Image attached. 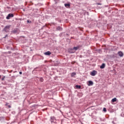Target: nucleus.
Returning a JSON list of instances; mask_svg holds the SVG:
<instances>
[{
    "instance_id": "0eeeda50",
    "label": "nucleus",
    "mask_w": 124,
    "mask_h": 124,
    "mask_svg": "<svg viewBox=\"0 0 124 124\" xmlns=\"http://www.w3.org/2000/svg\"><path fill=\"white\" fill-rule=\"evenodd\" d=\"M64 6H65V7L68 8V7H70V4H69V3L64 4Z\"/></svg>"
},
{
    "instance_id": "9b49d317",
    "label": "nucleus",
    "mask_w": 124,
    "mask_h": 124,
    "mask_svg": "<svg viewBox=\"0 0 124 124\" xmlns=\"http://www.w3.org/2000/svg\"><path fill=\"white\" fill-rule=\"evenodd\" d=\"M112 102H116L117 101V98H114L111 100Z\"/></svg>"
},
{
    "instance_id": "ddd939ff",
    "label": "nucleus",
    "mask_w": 124,
    "mask_h": 124,
    "mask_svg": "<svg viewBox=\"0 0 124 124\" xmlns=\"http://www.w3.org/2000/svg\"><path fill=\"white\" fill-rule=\"evenodd\" d=\"M76 87L77 89H81V86L80 85H76Z\"/></svg>"
},
{
    "instance_id": "1a4fd4ad",
    "label": "nucleus",
    "mask_w": 124,
    "mask_h": 124,
    "mask_svg": "<svg viewBox=\"0 0 124 124\" xmlns=\"http://www.w3.org/2000/svg\"><path fill=\"white\" fill-rule=\"evenodd\" d=\"M57 31H62V27L58 26V27H57L56 28Z\"/></svg>"
},
{
    "instance_id": "f3484780",
    "label": "nucleus",
    "mask_w": 124,
    "mask_h": 124,
    "mask_svg": "<svg viewBox=\"0 0 124 124\" xmlns=\"http://www.w3.org/2000/svg\"><path fill=\"white\" fill-rule=\"evenodd\" d=\"M97 4L98 5H101V4H100V3H97Z\"/></svg>"
},
{
    "instance_id": "39448f33",
    "label": "nucleus",
    "mask_w": 124,
    "mask_h": 124,
    "mask_svg": "<svg viewBox=\"0 0 124 124\" xmlns=\"http://www.w3.org/2000/svg\"><path fill=\"white\" fill-rule=\"evenodd\" d=\"M45 55H46V56H50V55H51V52L50 51H47L46 52H45Z\"/></svg>"
},
{
    "instance_id": "6e6552de",
    "label": "nucleus",
    "mask_w": 124,
    "mask_h": 124,
    "mask_svg": "<svg viewBox=\"0 0 124 124\" xmlns=\"http://www.w3.org/2000/svg\"><path fill=\"white\" fill-rule=\"evenodd\" d=\"M105 63H103L100 67V68L101 69H103V68H105Z\"/></svg>"
},
{
    "instance_id": "dca6fc26",
    "label": "nucleus",
    "mask_w": 124,
    "mask_h": 124,
    "mask_svg": "<svg viewBox=\"0 0 124 124\" xmlns=\"http://www.w3.org/2000/svg\"><path fill=\"white\" fill-rule=\"evenodd\" d=\"M4 78H5V76H4L3 78H1L2 81H3V80H4Z\"/></svg>"
},
{
    "instance_id": "6ab92c4d",
    "label": "nucleus",
    "mask_w": 124,
    "mask_h": 124,
    "mask_svg": "<svg viewBox=\"0 0 124 124\" xmlns=\"http://www.w3.org/2000/svg\"><path fill=\"white\" fill-rule=\"evenodd\" d=\"M22 72H19V74L21 75V74H22Z\"/></svg>"
},
{
    "instance_id": "7ed1b4c3",
    "label": "nucleus",
    "mask_w": 124,
    "mask_h": 124,
    "mask_svg": "<svg viewBox=\"0 0 124 124\" xmlns=\"http://www.w3.org/2000/svg\"><path fill=\"white\" fill-rule=\"evenodd\" d=\"M14 17V15L13 14H9L8 16H6V19L9 20L11 18Z\"/></svg>"
},
{
    "instance_id": "20e7f679",
    "label": "nucleus",
    "mask_w": 124,
    "mask_h": 124,
    "mask_svg": "<svg viewBox=\"0 0 124 124\" xmlns=\"http://www.w3.org/2000/svg\"><path fill=\"white\" fill-rule=\"evenodd\" d=\"M118 54L120 57H123L124 56V53L122 51H119Z\"/></svg>"
},
{
    "instance_id": "423d86ee",
    "label": "nucleus",
    "mask_w": 124,
    "mask_h": 124,
    "mask_svg": "<svg viewBox=\"0 0 124 124\" xmlns=\"http://www.w3.org/2000/svg\"><path fill=\"white\" fill-rule=\"evenodd\" d=\"M93 82L92 81H88V86H93Z\"/></svg>"
},
{
    "instance_id": "aec40b11",
    "label": "nucleus",
    "mask_w": 124,
    "mask_h": 124,
    "mask_svg": "<svg viewBox=\"0 0 124 124\" xmlns=\"http://www.w3.org/2000/svg\"><path fill=\"white\" fill-rule=\"evenodd\" d=\"M30 21L27 20V23H29Z\"/></svg>"
},
{
    "instance_id": "f03ea898",
    "label": "nucleus",
    "mask_w": 124,
    "mask_h": 124,
    "mask_svg": "<svg viewBox=\"0 0 124 124\" xmlns=\"http://www.w3.org/2000/svg\"><path fill=\"white\" fill-rule=\"evenodd\" d=\"M97 74V72L95 70H93L92 72L90 73V75L91 76H95Z\"/></svg>"
},
{
    "instance_id": "f257e3e1",
    "label": "nucleus",
    "mask_w": 124,
    "mask_h": 124,
    "mask_svg": "<svg viewBox=\"0 0 124 124\" xmlns=\"http://www.w3.org/2000/svg\"><path fill=\"white\" fill-rule=\"evenodd\" d=\"M79 48H80L79 46L74 47L73 48L69 49L68 50V52H69V53H70V54H72L73 53H75V51H77V50H78V49H79Z\"/></svg>"
},
{
    "instance_id": "a211bd4d",
    "label": "nucleus",
    "mask_w": 124,
    "mask_h": 124,
    "mask_svg": "<svg viewBox=\"0 0 124 124\" xmlns=\"http://www.w3.org/2000/svg\"><path fill=\"white\" fill-rule=\"evenodd\" d=\"M8 107H9V108H11V106H10V105H9V106H8Z\"/></svg>"
},
{
    "instance_id": "2eb2a0df",
    "label": "nucleus",
    "mask_w": 124,
    "mask_h": 124,
    "mask_svg": "<svg viewBox=\"0 0 124 124\" xmlns=\"http://www.w3.org/2000/svg\"><path fill=\"white\" fill-rule=\"evenodd\" d=\"M103 111H104V112H106V111H107V110H106V108H103Z\"/></svg>"
},
{
    "instance_id": "f8f14e48",
    "label": "nucleus",
    "mask_w": 124,
    "mask_h": 124,
    "mask_svg": "<svg viewBox=\"0 0 124 124\" xmlns=\"http://www.w3.org/2000/svg\"><path fill=\"white\" fill-rule=\"evenodd\" d=\"M75 75H76V73H72L71 75V77H73V76H75Z\"/></svg>"
},
{
    "instance_id": "4468645a",
    "label": "nucleus",
    "mask_w": 124,
    "mask_h": 124,
    "mask_svg": "<svg viewBox=\"0 0 124 124\" xmlns=\"http://www.w3.org/2000/svg\"><path fill=\"white\" fill-rule=\"evenodd\" d=\"M40 82H43V81H44V79L43 78H40Z\"/></svg>"
},
{
    "instance_id": "9d476101",
    "label": "nucleus",
    "mask_w": 124,
    "mask_h": 124,
    "mask_svg": "<svg viewBox=\"0 0 124 124\" xmlns=\"http://www.w3.org/2000/svg\"><path fill=\"white\" fill-rule=\"evenodd\" d=\"M11 26H7L5 27V31H6V30H9Z\"/></svg>"
}]
</instances>
